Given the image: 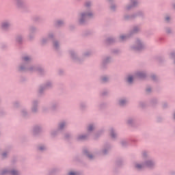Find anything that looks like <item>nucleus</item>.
<instances>
[{
	"mask_svg": "<svg viewBox=\"0 0 175 175\" xmlns=\"http://www.w3.org/2000/svg\"><path fill=\"white\" fill-rule=\"evenodd\" d=\"M79 18L78 19V24L81 26H85L88 23L87 22V18H94V13L92 12H81L79 14Z\"/></svg>",
	"mask_w": 175,
	"mask_h": 175,
	"instance_id": "1",
	"label": "nucleus"
},
{
	"mask_svg": "<svg viewBox=\"0 0 175 175\" xmlns=\"http://www.w3.org/2000/svg\"><path fill=\"white\" fill-rule=\"evenodd\" d=\"M69 54L72 61H73V62H75V64H77L78 65H82V64H84V58L79 57V54H77V52L71 50L69 51Z\"/></svg>",
	"mask_w": 175,
	"mask_h": 175,
	"instance_id": "2",
	"label": "nucleus"
},
{
	"mask_svg": "<svg viewBox=\"0 0 175 175\" xmlns=\"http://www.w3.org/2000/svg\"><path fill=\"white\" fill-rule=\"evenodd\" d=\"M15 2V6L18 10H20L22 12V13H27V12H29V9L28 8V6L25 5V3L24 2V0H14Z\"/></svg>",
	"mask_w": 175,
	"mask_h": 175,
	"instance_id": "3",
	"label": "nucleus"
},
{
	"mask_svg": "<svg viewBox=\"0 0 175 175\" xmlns=\"http://www.w3.org/2000/svg\"><path fill=\"white\" fill-rule=\"evenodd\" d=\"M131 48L133 51L139 53V51L144 50V44H143V42L140 38H137L135 44L131 46Z\"/></svg>",
	"mask_w": 175,
	"mask_h": 175,
	"instance_id": "4",
	"label": "nucleus"
},
{
	"mask_svg": "<svg viewBox=\"0 0 175 175\" xmlns=\"http://www.w3.org/2000/svg\"><path fill=\"white\" fill-rule=\"evenodd\" d=\"M12 28V21L9 19H5L0 23V29L3 32H8Z\"/></svg>",
	"mask_w": 175,
	"mask_h": 175,
	"instance_id": "5",
	"label": "nucleus"
},
{
	"mask_svg": "<svg viewBox=\"0 0 175 175\" xmlns=\"http://www.w3.org/2000/svg\"><path fill=\"white\" fill-rule=\"evenodd\" d=\"M43 132V127L40 124H36L32 129L33 137H40V135Z\"/></svg>",
	"mask_w": 175,
	"mask_h": 175,
	"instance_id": "6",
	"label": "nucleus"
},
{
	"mask_svg": "<svg viewBox=\"0 0 175 175\" xmlns=\"http://www.w3.org/2000/svg\"><path fill=\"white\" fill-rule=\"evenodd\" d=\"M81 154L83 157H85L89 161H94L95 159V155L91 153L90 149L85 146L82 148Z\"/></svg>",
	"mask_w": 175,
	"mask_h": 175,
	"instance_id": "7",
	"label": "nucleus"
},
{
	"mask_svg": "<svg viewBox=\"0 0 175 175\" xmlns=\"http://www.w3.org/2000/svg\"><path fill=\"white\" fill-rule=\"evenodd\" d=\"M144 166L150 170H154L157 166V163H155V161L151 159H148V160L144 161Z\"/></svg>",
	"mask_w": 175,
	"mask_h": 175,
	"instance_id": "8",
	"label": "nucleus"
},
{
	"mask_svg": "<svg viewBox=\"0 0 175 175\" xmlns=\"http://www.w3.org/2000/svg\"><path fill=\"white\" fill-rule=\"evenodd\" d=\"M111 62V56H106L103 59V62L100 66L102 70H106L109 68V64Z\"/></svg>",
	"mask_w": 175,
	"mask_h": 175,
	"instance_id": "9",
	"label": "nucleus"
},
{
	"mask_svg": "<svg viewBox=\"0 0 175 175\" xmlns=\"http://www.w3.org/2000/svg\"><path fill=\"white\" fill-rule=\"evenodd\" d=\"M58 109H59V102H58V100H53L50 103L49 109L53 113L58 111Z\"/></svg>",
	"mask_w": 175,
	"mask_h": 175,
	"instance_id": "10",
	"label": "nucleus"
},
{
	"mask_svg": "<svg viewBox=\"0 0 175 175\" xmlns=\"http://www.w3.org/2000/svg\"><path fill=\"white\" fill-rule=\"evenodd\" d=\"M126 124L128 126L135 128L136 126V118L135 116H129L126 120Z\"/></svg>",
	"mask_w": 175,
	"mask_h": 175,
	"instance_id": "11",
	"label": "nucleus"
},
{
	"mask_svg": "<svg viewBox=\"0 0 175 175\" xmlns=\"http://www.w3.org/2000/svg\"><path fill=\"white\" fill-rule=\"evenodd\" d=\"M36 150L37 152H40V154H44V152H46L49 148H47V146L45 144H38L36 146Z\"/></svg>",
	"mask_w": 175,
	"mask_h": 175,
	"instance_id": "12",
	"label": "nucleus"
},
{
	"mask_svg": "<svg viewBox=\"0 0 175 175\" xmlns=\"http://www.w3.org/2000/svg\"><path fill=\"white\" fill-rule=\"evenodd\" d=\"M38 107H39V100L38 99L33 100L31 102V113H33V114H36V113H38Z\"/></svg>",
	"mask_w": 175,
	"mask_h": 175,
	"instance_id": "13",
	"label": "nucleus"
},
{
	"mask_svg": "<svg viewBox=\"0 0 175 175\" xmlns=\"http://www.w3.org/2000/svg\"><path fill=\"white\" fill-rule=\"evenodd\" d=\"M122 166H124V159H122V157H119L116 159L115 161V168L113 169V172L117 173V169H120Z\"/></svg>",
	"mask_w": 175,
	"mask_h": 175,
	"instance_id": "14",
	"label": "nucleus"
},
{
	"mask_svg": "<svg viewBox=\"0 0 175 175\" xmlns=\"http://www.w3.org/2000/svg\"><path fill=\"white\" fill-rule=\"evenodd\" d=\"M103 133H105V130L103 129H100L97 131L93 135V140H94L95 142H98L99 139H100Z\"/></svg>",
	"mask_w": 175,
	"mask_h": 175,
	"instance_id": "15",
	"label": "nucleus"
},
{
	"mask_svg": "<svg viewBox=\"0 0 175 175\" xmlns=\"http://www.w3.org/2000/svg\"><path fill=\"white\" fill-rule=\"evenodd\" d=\"M53 25L55 28H61L65 25V21L61 19L56 20L54 21Z\"/></svg>",
	"mask_w": 175,
	"mask_h": 175,
	"instance_id": "16",
	"label": "nucleus"
},
{
	"mask_svg": "<svg viewBox=\"0 0 175 175\" xmlns=\"http://www.w3.org/2000/svg\"><path fill=\"white\" fill-rule=\"evenodd\" d=\"M139 31L140 27L136 25L133 27V29L130 31L129 34H130V36L132 38L134 35H137V33H139Z\"/></svg>",
	"mask_w": 175,
	"mask_h": 175,
	"instance_id": "17",
	"label": "nucleus"
},
{
	"mask_svg": "<svg viewBox=\"0 0 175 175\" xmlns=\"http://www.w3.org/2000/svg\"><path fill=\"white\" fill-rule=\"evenodd\" d=\"M99 80L101 84H109L110 83V78L106 75L100 76Z\"/></svg>",
	"mask_w": 175,
	"mask_h": 175,
	"instance_id": "18",
	"label": "nucleus"
},
{
	"mask_svg": "<svg viewBox=\"0 0 175 175\" xmlns=\"http://www.w3.org/2000/svg\"><path fill=\"white\" fill-rule=\"evenodd\" d=\"M115 43H117V38H116L109 37L105 40L107 46H111V44H114Z\"/></svg>",
	"mask_w": 175,
	"mask_h": 175,
	"instance_id": "19",
	"label": "nucleus"
},
{
	"mask_svg": "<svg viewBox=\"0 0 175 175\" xmlns=\"http://www.w3.org/2000/svg\"><path fill=\"white\" fill-rule=\"evenodd\" d=\"M131 4L126 7V10H131L133 8H136L139 2L137 0H130Z\"/></svg>",
	"mask_w": 175,
	"mask_h": 175,
	"instance_id": "20",
	"label": "nucleus"
},
{
	"mask_svg": "<svg viewBox=\"0 0 175 175\" xmlns=\"http://www.w3.org/2000/svg\"><path fill=\"white\" fill-rule=\"evenodd\" d=\"M65 128H66V121H62L58 123L57 124V130L60 132H62V131H65Z\"/></svg>",
	"mask_w": 175,
	"mask_h": 175,
	"instance_id": "21",
	"label": "nucleus"
},
{
	"mask_svg": "<svg viewBox=\"0 0 175 175\" xmlns=\"http://www.w3.org/2000/svg\"><path fill=\"white\" fill-rule=\"evenodd\" d=\"M159 102V100L157 97H153L150 100V105L152 107H157Z\"/></svg>",
	"mask_w": 175,
	"mask_h": 175,
	"instance_id": "22",
	"label": "nucleus"
},
{
	"mask_svg": "<svg viewBox=\"0 0 175 175\" xmlns=\"http://www.w3.org/2000/svg\"><path fill=\"white\" fill-rule=\"evenodd\" d=\"M15 41L19 44V46H21L24 42V36L21 34L17 35L15 38Z\"/></svg>",
	"mask_w": 175,
	"mask_h": 175,
	"instance_id": "23",
	"label": "nucleus"
},
{
	"mask_svg": "<svg viewBox=\"0 0 175 175\" xmlns=\"http://www.w3.org/2000/svg\"><path fill=\"white\" fill-rule=\"evenodd\" d=\"M111 146L109 144H105L104 145V148L101 150V152L103 155H107L109 154V150H110Z\"/></svg>",
	"mask_w": 175,
	"mask_h": 175,
	"instance_id": "24",
	"label": "nucleus"
},
{
	"mask_svg": "<svg viewBox=\"0 0 175 175\" xmlns=\"http://www.w3.org/2000/svg\"><path fill=\"white\" fill-rule=\"evenodd\" d=\"M46 38L50 42H54L55 40V33L53 31H49L47 34Z\"/></svg>",
	"mask_w": 175,
	"mask_h": 175,
	"instance_id": "25",
	"label": "nucleus"
},
{
	"mask_svg": "<svg viewBox=\"0 0 175 175\" xmlns=\"http://www.w3.org/2000/svg\"><path fill=\"white\" fill-rule=\"evenodd\" d=\"M36 72H38L40 76H44L46 75V70L40 66L36 67Z\"/></svg>",
	"mask_w": 175,
	"mask_h": 175,
	"instance_id": "26",
	"label": "nucleus"
},
{
	"mask_svg": "<svg viewBox=\"0 0 175 175\" xmlns=\"http://www.w3.org/2000/svg\"><path fill=\"white\" fill-rule=\"evenodd\" d=\"M88 139V134L78 135L76 138L77 142H84Z\"/></svg>",
	"mask_w": 175,
	"mask_h": 175,
	"instance_id": "27",
	"label": "nucleus"
},
{
	"mask_svg": "<svg viewBox=\"0 0 175 175\" xmlns=\"http://www.w3.org/2000/svg\"><path fill=\"white\" fill-rule=\"evenodd\" d=\"M52 43L55 51H57V53H59V41L55 40L53 42H52Z\"/></svg>",
	"mask_w": 175,
	"mask_h": 175,
	"instance_id": "28",
	"label": "nucleus"
},
{
	"mask_svg": "<svg viewBox=\"0 0 175 175\" xmlns=\"http://www.w3.org/2000/svg\"><path fill=\"white\" fill-rule=\"evenodd\" d=\"M64 138L66 142H68V143H70V140L73 139V135H72L71 133H66L64 134Z\"/></svg>",
	"mask_w": 175,
	"mask_h": 175,
	"instance_id": "29",
	"label": "nucleus"
},
{
	"mask_svg": "<svg viewBox=\"0 0 175 175\" xmlns=\"http://www.w3.org/2000/svg\"><path fill=\"white\" fill-rule=\"evenodd\" d=\"M135 14H133L131 15L125 14L123 17V20L124 21H131L132 20H135Z\"/></svg>",
	"mask_w": 175,
	"mask_h": 175,
	"instance_id": "30",
	"label": "nucleus"
},
{
	"mask_svg": "<svg viewBox=\"0 0 175 175\" xmlns=\"http://www.w3.org/2000/svg\"><path fill=\"white\" fill-rule=\"evenodd\" d=\"M97 107L99 110H105V109H106V107H107V103H106L105 101H102L98 103Z\"/></svg>",
	"mask_w": 175,
	"mask_h": 175,
	"instance_id": "31",
	"label": "nucleus"
},
{
	"mask_svg": "<svg viewBox=\"0 0 175 175\" xmlns=\"http://www.w3.org/2000/svg\"><path fill=\"white\" fill-rule=\"evenodd\" d=\"M87 101H81L79 103V109L80 110H81V111H85V110L87 109Z\"/></svg>",
	"mask_w": 175,
	"mask_h": 175,
	"instance_id": "32",
	"label": "nucleus"
},
{
	"mask_svg": "<svg viewBox=\"0 0 175 175\" xmlns=\"http://www.w3.org/2000/svg\"><path fill=\"white\" fill-rule=\"evenodd\" d=\"M134 16L135 18H136V17H140L141 18L144 19V12L142 10L137 11V12L134 13Z\"/></svg>",
	"mask_w": 175,
	"mask_h": 175,
	"instance_id": "33",
	"label": "nucleus"
},
{
	"mask_svg": "<svg viewBox=\"0 0 175 175\" xmlns=\"http://www.w3.org/2000/svg\"><path fill=\"white\" fill-rule=\"evenodd\" d=\"M38 32V27H35L34 25H31L29 27V33H31L33 35H35Z\"/></svg>",
	"mask_w": 175,
	"mask_h": 175,
	"instance_id": "34",
	"label": "nucleus"
},
{
	"mask_svg": "<svg viewBox=\"0 0 175 175\" xmlns=\"http://www.w3.org/2000/svg\"><path fill=\"white\" fill-rule=\"evenodd\" d=\"M126 81L128 84H133V81H135V77L132 75H129L126 77Z\"/></svg>",
	"mask_w": 175,
	"mask_h": 175,
	"instance_id": "35",
	"label": "nucleus"
},
{
	"mask_svg": "<svg viewBox=\"0 0 175 175\" xmlns=\"http://www.w3.org/2000/svg\"><path fill=\"white\" fill-rule=\"evenodd\" d=\"M126 103H128V101L125 98H121L118 100V105L120 107H125V106H126Z\"/></svg>",
	"mask_w": 175,
	"mask_h": 175,
	"instance_id": "36",
	"label": "nucleus"
},
{
	"mask_svg": "<svg viewBox=\"0 0 175 175\" xmlns=\"http://www.w3.org/2000/svg\"><path fill=\"white\" fill-rule=\"evenodd\" d=\"M21 114L23 118H28V117H29V115L28 114V111L27 110V109H21Z\"/></svg>",
	"mask_w": 175,
	"mask_h": 175,
	"instance_id": "37",
	"label": "nucleus"
},
{
	"mask_svg": "<svg viewBox=\"0 0 175 175\" xmlns=\"http://www.w3.org/2000/svg\"><path fill=\"white\" fill-rule=\"evenodd\" d=\"M62 169L59 167H55L53 168L50 172H49V174H57L58 173H61L62 172Z\"/></svg>",
	"mask_w": 175,
	"mask_h": 175,
	"instance_id": "38",
	"label": "nucleus"
},
{
	"mask_svg": "<svg viewBox=\"0 0 175 175\" xmlns=\"http://www.w3.org/2000/svg\"><path fill=\"white\" fill-rule=\"evenodd\" d=\"M109 132V135L111 136V139H117V133H116V130L114 128H111Z\"/></svg>",
	"mask_w": 175,
	"mask_h": 175,
	"instance_id": "39",
	"label": "nucleus"
},
{
	"mask_svg": "<svg viewBox=\"0 0 175 175\" xmlns=\"http://www.w3.org/2000/svg\"><path fill=\"white\" fill-rule=\"evenodd\" d=\"M45 90H50L53 88V83L51 81H47L42 85Z\"/></svg>",
	"mask_w": 175,
	"mask_h": 175,
	"instance_id": "40",
	"label": "nucleus"
},
{
	"mask_svg": "<svg viewBox=\"0 0 175 175\" xmlns=\"http://www.w3.org/2000/svg\"><path fill=\"white\" fill-rule=\"evenodd\" d=\"M110 94V91L109 89H104L102 92H100V96L104 98V96H109V94Z\"/></svg>",
	"mask_w": 175,
	"mask_h": 175,
	"instance_id": "41",
	"label": "nucleus"
},
{
	"mask_svg": "<svg viewBox=\"0 0 175 175\" xmlns=\"http://www.w3.org/2000/svg\"><path fill=\"white\" fill-rule=\"evenodd\" d=\"M135 169H137V170H143V169H144L145 166H144V163H142V164L140 163H135V166H134Z\"/></svg>",
	"mask_w": 175,
	"mask_h": 175,
	"instance_id": "42",
	"label": "nucleus"
},
{
	"mask_svg": "<svg viewBox=\"0 0 175 175\" xmlns=\"http://www.w3.org/2000/svg\"><path fill=\"white\" fill-rule=\"evenodd\" d=\"M95 131V126L92 124H90L87 127L88 133H92Z\"/></svg>",
	"mask_w": 175,
	"mask_h": 175,
	"instance_id": "43",
	"label": "nucleus"
},
{
	"mask_svg": "<svg viewBox=\"0 0 175 175\" xmlns=\"http://www.w3.org/2000/svg\"><path fill=\"white\" fill-rule=\"evenodd\" d=\"M131 38H132V37H131L129 33H127L126 35H122L120 36V39L122 42H125V40H126V39H131Z\"/></svg>",
	"mask_w": 175,
	"mask_h": 175,
	"instance_id": "44",
	"label": "nucleus"
},
{
	"mask_svg": "<svg viewBox=\"0 0 175 175\" xmlns=\"http://www.w3.org/2000/svg\"><path fill=\"white\" fill-rule=\"evenodd\" d=\"M67 175H84V174L80 171H70Z\"/></svg>",
	"mask_w": 175,
	"mask_h": 175,
	"instance_id": "45",
	"label": "nucleus"
},
{
	"mask_svg": "<svg viewBox=\"0 0 175 175\" xmlns=\"http://www.w3.org/2000/svg\"><path fill=\"white\" fill-rule=\"evenodd\" d=\"M136 75L139 79H146V77H147V74L144 72H137Z\"/></svg>",
	"mask_w": 175,
	"mask_h": 175,
	"instance_id": "46",
	"label": "nucleus"
},
{
	"mask_svg": "<svg viewBox=\"0 0 175 175\" xmlns=\"http://www.w3.org/2000/svg\"><path fill=\"white\" fill-rule=\"evenodd\" d=\"M91 57V52L90 51H85L83 52L82 54V57L81 58H84V61H85L86 58H90Z\"/></svg>",
	"mask_w": 175,
	"mask_h": 175,
	"instance_id": "47",
	"label": "nucleus"
},
{
	"mask_svg": "<svg viewBox=\"0 0 175 175\" xmlns=\"http://www.w3.org/2000/svg\"><path fill=\"white\" fill-rule=\"evenodd\" d=\"M94 33V31L92 30H85L83 32V36L87 37V36H91Z\"/></svg>",
	"mask_w": 175,
	"mask_h": 175,
	"instance_id": "48",
	"label": "nucleus"
},
{
	"mask_svg": "<svg viewBox=\"0 0 175 175\" xmlns=\"http://www.w3.org/2000/svg\"><path fill=\"white\" fill-rule=\"evenodd\" d=\"M10 174L11 175H21V173L20 171L16 170V169H12L10 170Z\"/></svg>",
	"mask_w": 175,
	"mask_h": 175,
	"instance_id": "49",
	"label": "nucleus"
},
{
	"mask_svg": "<svg viewBox=\"0 0 175 175\" xmlns=\"http://www.w3.org/2000/svg\"><path fill=\"white\" fill-rule=\"evenodd\" d=\"M59 130H58V129L57 130H54V131H52L51 132V136L52 137H56V136H58V135H59Z\"/></svg>",
	"mask_w": 175,
	"mask_h": 175,
	"instance_id": "50",
	"label": "nucleus"
},
{
	"mask_svg": "<svg viewBox=\"0 0 175 175\" xmlns=\"http://www.w3.org/2000/svg\"><path fill=\"white\" fill-rule=\"evenodd\" d=\"M142 157L143 159H145V161L150 159V157H148V154L147 153V151L142 152Z\"/></svg>",
	"mask_w": 175,
	"mask_h": 175,
	"instance_id": "51",
	"label": "nucleus"
},
{
	"mask_svg": "<svg viewBox=\"0 0 175 175\" xmlns=\"http://www.w3.org/2000/svg\"><path fill=\"white\" fill-rule=\"evenodd\" d=\"M12 105L14 109H20V107H21L20 101H14V103H12Z\"/></svg>",
	"mask_w": 175,
	"mask_h": 175,
	"instance_id": "52",
	"label": "nucleus"
},
{
	"mask_svg": "<svg viewBox=\"0 0 175 175\" xmlns=\"http://www.w3.org/2000/svg\"><path fill=\"white\" fill-rule=\"evenodd\" d=\"M44 90H46V89L44 88L43 85H40L38 89L39 95H43Z\"/></svg>",
	"mask_w": 175,
	"mask_h": 175,
	"instance_id": "53",
	"label": "nucleus"
},
{
	"mask_svg": "<svg viewBox=\"0 0 175 175\" xmlns=\"http://www.w3.org/2000/svg\"><path fill=\"white\" fill-rule=\"evenodd\" d=\"M18 72H28V68L25 67L24 65H21L18 68Z\"/></svg>",
	"mask_w": 175,
	"mask_h": 175,
	"instance_id": "54",
	"label": "nucleus"
},
{
	"mask_svg": "<svg viewBox=\"0 0 175 175\" xmlns=\"http://www.w3.org/2000/svg\"><path fill=\"white\" fill-rule=\"evenodd\" d=\"M150 79H151L152 81H154V83H158V77H157V75L152 74L150 75Z\"/></svg>",
	"mask_w": 175,
	"mask_h": 175,
	"instance_id": "55",
	"label": "nucleus"
},
{
	"mask_svg": "<svg viewBox=\"0 0 175 175\" xmlns=\"http://www.w3.org/2000/svg\"><path fill=\"white\" fill-rule=\"evenodd\" d=\"M120 144H121V146H122V147L123 148H126V147H128L129 143H128V141L122 140V141L120 142Z\"/></svg>",
	"mask_w": 175,
	"mask_h": 175,
	"instance_id": "56",
	"label": "nucleus"
},
{
	"mask_svg": "<svg viewBox=\"0 0 175 175\" xmlns=\"http://www.w3.org/2000/svg\"><path fill=\"white\" fill-rule=\"evenodd\" d=\"M10 174V170L4 169L0 172V175Z\"/></svg>",
	"mask_w": 175,
	"mask_h": 175,
	"instance_id": "57",
	"label": "nucleus"
},
{
	"mask_svg": "<svg viewBox=\"0 0 175 175\" xmlns=\"http://www.w3.org/2000/svg\"><path fill=\"white\" fill-rule=\"evenodd\" d=\"M157 61H159V64H163L165 62L166 59H165V57L159 56L157 58Z\"/></svg>",
	"mask_w": 175,
	"mask_h": 175,
	"instance_id": "58",
	"label": "nucleus"
},
{
	"mask_svg": "<svg viewBox=\"0 0 175 175\" xmlns=\"http://www.w3.org/2000/svg\"><path fill=\"white\" fill-rule=\"evenodd\" d=\"M170 59H172L173 62L175 61V51H172L169 54Z\"/></svg>",
	"mask_w": 175,
	"mask_h": 175,
	"instance_id": "59",
	"label": "nucleus"
},
{
	"mask_svg": "<svg viewBox=\"0 0 175 175\" xmlns=\"http://www.w3.org/2000/svg\"><path fill=\"white\" fill-rule=\"evenodd\" d=\"M22 59L24 62H31V57L29 56H23L22 57Z\"/></svg>",
	"mask_w": 175,
	"mask_h": 175,
	"instance_id": "60",
	"label": "nucleus"
},
{
	"mask_svg": "<svg viewBox=\"0 0 175 175\" xmlns=\"http://www.w3.org/2000/svg\"><path fill=\"white\" fill-rule=\"evenodd\" d=\"M165 32L167 35H172V33H173V31L172 30V28L170 27H165Z\"/></svg>",
	"mask_w": 175,
	"mask_h": 175,
	"instance_id": "61",
	"label": "nucleus"
},
{
	"mask_svg": "<svg viewBox=\"0 0 175 175\" xmlns=\"http://www.w3.org/2000/svg\"><path fill=\"white\" fill-rule=\"evenodd\" d=\"M57 75L60 77L65 76V70H64V69H59Z\"/></svg>",
	"mask_w": 175,
	"mask_h": 175,
	"instance_id": "62",
	"label": "nucleus"
},
{
	"mask_svg": "<svg viewBox=\"0 0 175 175\" xmlns=\"http://www.w3.org/2000/svg\"><path fill=\"white\" fill-rule=\"evenodd\" d=\"M8 152H3L1 154V159L5 160V159H8Z\"/></svg>",
	"mask_w": 175,
	"mask_h": 175,
	"instance_id": "63",
	"label": "nucleus"
},
{
	"mask_svg": "<svg viewBox=\"0 0 175 175\" xmlns=\"http://www.w3.org/2000/svg\"><path fill=\"white\" fill-rule=\"evenodd\" d=\"M17 161H18L17 157L14 156L12 157V159L11 160L12 165H16V163H17Z\"/></svg>",
	"mask_w": 175,
	"mask_h": 175,
	"instance_id": "64",
	"label": "nucleus"
}]
</instances>
